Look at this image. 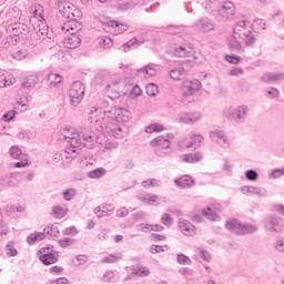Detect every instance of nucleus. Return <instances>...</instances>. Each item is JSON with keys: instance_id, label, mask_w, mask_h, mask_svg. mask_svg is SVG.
<instances>
[{"instance_id": "44", "label": "nucleus", "mask_w": 284, "mask_h": 284, "mask_svg": "<svg viewBox=\"0 0 284 284\" xmlns=\"http://www.w3.org/2000/svg\"><path fill=\"white\" fill-rule=\"evenodd\" d=\"M99 43L100 45L104 49L108 50V48H112L113 42H112V38L108 37V36H102L99 38Z\"/></svg>"}, {"instance_id": "50", "label": "nucleus", "mask_w": 284, "mask_h": 284, "mask_svg": "<svg viewBox=\"0 0 284 284\" xmlns=\"http://www.w3.org/2000/svg\"><path fill=\"white\" fill-rule=\"evenodd\" d=\"M136 42L134 40H130L120 47L121 52H130L136 48Z\"/></svg>"}, {"instance_id": "9", "label": "nucleus", "mask_w": 284, "mask_h": 284, "mask_svg": "<svg viewBox=\"0 0 284 284\" xmlns=\"http://www.w3.org/2000/svg\"><path fill=\"white\" fill-rule=\"evenodd\" d=\"M225 227L229 232H233L239 235L254 234V232L258 231V226H256V224H244L236 219L229 220Z\"/></svg>"}, {"instance_id": "56", "label": "nucleus", "mask_w": 284, "mask_h": 284, "mask_svg": "<svg viewBox=\"0 0 284 284\" xmlns=\"http://www.w3.org/2000/svg\"><path fill=\"white\" fill-rule=\"evenodd\" d=\"M268 176L271 179H281V176H284V168L282 169H274L268 173Z\"/></svg>"}, {"instance_id": "40", "label": "nucleus", "mask_w": 284, "mask_h": 284, "mask_svg": "<svg viewBox=\"0 0 284 284\" xmlns=\"http://www.w3.org/2000/svg\"><path fill=\"white\" fill-rule=\"evenodd\" d=\"M9 154L11 159H16V160H20L28 156L27 154H23V151H21L20 148L17 145H13L10 148Z\"/></svg>"}, {"instance_id": "58", "label": "nucleus", "mask_w": 284, "mask_h": 284, "mask_svg": "<svg viewBox=\"0 0 284 284\" xmlns=\"http://www.w3.org/2000/svg\"><path fill=\"white\" fill-rule=\"evenodd\" d=\"M143 94V90H141L140 85H134L130 91L131 99H136V97H141Z\"/></svg>"}, {"instance_id": "59", "label": "nucleus", "mask_w": 284, "mask_h": 284, "mask_svg": "<svg viewBox=\"0 0 284 284\" xmlns=\"http://www.w3.org/2000/svg\"><path fill=\"white\" fill-rule=\"evenodd\" d=\"M256 186L246 185L241 187L242 194H245L246 196H250V194H255Z\"/></svg>"}, {"instance_id": "24", "label": "nucleus", "mask_w": 284, "mask_h": 284, "mask_svg": "<svg viewBox=\"0 0 284 284\" xmlns=\"http://www.w3.org/2000/svg\"><path fill=\"white\" fill-rule=\"evenodd\" d=\"M106 28H109L110 32H113V34L128 32V24L119 23L114 20L106 21Z\"/></svg>"}, {"instance_id": "63", "label": "nucleus", "mask_w": 284, "mask_h": 284, "mask_svg": "<svg viewBox=\"0 0 284 284\" xmlns=\"http://www.w3.org/2000/svg\"><path fill=\"white\" fill-rule=\"evenodd\" d=\"M165 247L168 248V245L161 246V245H151L150 252L152 254H161V252H165Z\"/></svg>"}, {"instance_id": "46", "label": "nucleus", "mask_w": 284, "mask_h": 284, "mask_svg": "<svg viewBox=\"0 0 284 284\" xmlns=\"http://www.w3.org/2000/svg\"><path fill=\"white\" fill-rule=\"evenodd\" d=\"M142 187H161V181L156 179L144 180Z\"/></svg>"}, {"instance_id": "51", "label": "nucleus", "mask_w": 284, "mask_h": 284, "mask_svg": "<svg viewBox=\"0 0 284 284\" xmlns=\"http://www.w3.org/2000/svg\"><path fill=\"white\" fill-rule=\"evenodd\" d=\"M224 59L227 63H232L233 65H239V63H241V57L236 54H226Z\"/></svg>"}, {"instance_id": "53", "label": "nucleus", "mask_w": 284, "mask_h": 284, "mask_svg": "<svg viewBox=\"0 0 284 284\" xmlns=\"http://www.w3.org/2000/svg\"><path fill=\"white\" fill-rule=\"evenodd\" d=\"M58 243H59L60 247L65 248V247H70V245H74L75 240L71 239V237H64L62 240H59Z\"/></svg>"}, {"instance_id": "26", "label": "nucleus", "mask_w": 284, "mask_h": 284, "mask_svg": "<svg viewBox=\"0 0 284 284\" xmlns=\"http://www.w3.org/2000/svg\"><path fill=\"white\" fill-rule=\"evenodd\" d=\"M38 37H42L43 40L47 39H52V30L48 27V24L41 22L34 28Z\"/></svg>"}, {"instance_id": "30", "label": "nucleus", "mask_w": 284, "mask_h": 284, "mask_svg": "<svg viewBox=\"0 0 284 284\" xmlns=\"http://www.w3.org/2000/svg\"><path fill=\"white\" fill-rule=\"evenodd\" d=\"M178 187H192L194 185V180L190 175H182L174 180Z\"/></svg>"}, {"instance_id": "16", "label": "nucleus", "mask_w": 284, "mask_h": 284, "mask_svg": "<svg viewBox=\"0 0 284 284\" xmlns=\"http://www.w3.org/2000/svg\"><path fill=\"white\" fill-rule=\"evenodd\" d=\"M203 119V115L200 112H181L178 114L179 123H184V125H194Z\"/></svg>"}, {"instance_id": "36", "label": "nucleus", "mask_w": 284, "mask_h": 284, "mask_svg": "<svg viewBox=\"0 0 284 284\" xmlns=\"http://www.w3.org/2000/svg\"><path fill=\"white\" fill-rule=\"evenodd\" d=\"M61 81H63V78L59 73H50L47 78V82L52 88H57Z\"/></svg>"}, {"instance_id": "28", "label": "nucleus", "mask_w": 284, "mask_h": 284, "mask_svg": "<svg viewBox=\"0 0 284 284\" xmlns=\"http://www.w3.org/2000/svg\"><path fill=\"white\" fill-rule=\"evenodd\" d=\"M43 232H44L45 239H59V234H61V232L59 231V226L54 224H48L43 229Z\"/></svg>"}, {"instance_id": "22", "label": "nucleus", "mask_w": 284, "mask_h": 284, "mask_svg": "<svg viewBox=\"0 0 284 284\" xmlns=\"http://www.w3.org/2000/svg\"><path fill=\"white\" fill-rule=\"evenodd\" d=\"M178 227L180 232H182V234H184L185 236H192V234H194L196 230V227L185 219H179Z\"/></svg>"}, {"instance_id": "43", "label": "nucleus", "mask_w": 284, "mask_h": 284, "mask_svg": "<svg viewBox=\"0 0 284 284\" xmlns=\"http://www.w3.org/2000/svg\"><path fill=\"white\" fill-rule=\"evenodd\" d=\"M246 181L256 182L258 181V172L256 170L250 169L244 173Z\"/></svg>"}, {"instance_id": "3", "label": "nucleus", "mask_w": 284, "mask_h": 284, "mask_svg": "<svg viewBox=\"0 0 284 284\" xmlns=\"http://www.w3.org/2000/svg\"><path fill=\"white\" fill-rule=\"evenodd\" d=\"M250 21H239L233 28V36L229 40V48L232 52H243L242 43L246 45H254L256 37L252 33V30L247 29Z\"/></svg>"}, {"instance_id": "8", "label": "nucleus", "mask_w": 284, "mask_h": 284, "mask_svg": "<svg viewBox=\"0 0 284 284\" xmlns=\"http://www.w3.org/2000/svg\"><path fill=\"white\" fill-rule=\"evenodd\" d=\"M7 32L11 43H21V41H26L30 37V27L24 23H13L7 28Z\"/></svg>"}, {"instance_id": "49", "label": "nucleus", "mask_w": 284, "mask_h": 284, "mask_svg": "<svg viewBox=\"0 0 284 284\" xmlns=\"http://www.w3.org/2000/svg\"><path fill=\"white\" fill-rule=\"evenodd\" d=\"M146 94L148 97H156L159 94V87L154 83H149L146 85Z\"/></svg>"}, {"instance_id": "39", "label": "nucleus", "mask_w": 284, "mask_h": 284, "mask_svg": "<svg viewBox=\"0 0 284 284\" xmlns=\"http://www.w3.org/2000/svg\"><path fill=\"white\" fill-rule=\"evenodd\" d=\"M65 214H68L65 207L59 205L52 207L51 216H53V219H63Z\"/></svg>"}, {"instance_id": "19", "label": "nucleus", "mask_w": 284, "mask_h": 284, "mask_svg": "<svg viewBox=\"0 0 284 284\" xmlns=\"http://www.w3.org/2000/svg\"><path fill=\"white\" fill-rule=\"evenodd\" d=\"M194 28H196L199 32H212V30H214V20L210 18H201L194 23Z\"/></svg>"}, {"instance_id": "57", "label": "nucleus", "mask_w": 284, "mask_h": 284, "mask_svg": "<svg viewBox=\"0 0 284 284\" xmlns=\"http://www.w3.org/2000/svg\"><path fill=\"white\" fill-rule=\"evenodd\" d=\"M121 254H111L102 260V263H116V261H120Z\"/></svg>"}, {"instance_id": "52", "label": "nucleus", "mask_w": 284, "mask_h": 284, "mask_svg": "<svg viewBox=\"0 0 284 284\" xmlns=\"http://www.w3.org/2000/svg\"><path fill=\"white\" fill-rule=\"evenodd\" d=\"M8 14L14 19V21H19L21 19V9H19V7H13Z\"/></svg>"}, {"instance_id": "12", "label": "nucleus", "mask_w": 284, "mask_h": 284, "mask_svg": "<svg viewBox=\"0 0 284 284\" xmlns=\"http://www.w3.org/2000/svg\"><path fill=\"white\" fill-rule=\"evenodd\" d=\"M38 258L42 265H54V263H59V252L45 246L38 251Z\"/></svg>"}, {"instance_id": "13", "label": "nucleus", "mask_w": 284, "mask_h": 284, "mask_svg": "<svg viewBox=\"0 0 284 284\" xmlns=\"http://www.w3.org/2000/svg\"><path fill=\"white\" fill-rule=\"evenodd\" d=\"M264 227L267 232L278 234L284 230V221L281 216L268 215L263 220Z\"/></svg>"}, {"instance_id": "25", "label": "nucleus", "mask_w": 284, "mask_h": 284, "mask_svg": "<svg viewBox=\"0 0 284 284\" xmlns=\"http://www.w3.org/2000/svg\"><path fill=\"white\" fill-rule=\"evenodd\" d=\"M261 81L263 83H276L278 81H284V72L281 73H274L268 72L261 77Z\"/></svg>"}, {"instance_id": "15", "label": "nucleus", "mask_w": 284, "mask_h": 284, "mask_svg": "<svg viewBox=\"0 0 284 284\" xmlns=\"http://www.w3.org/2000/svg\"><path fill=\"white\" fill-rule=\"evenodd\" d=\"M210 138L214 143H217L220 148L227 150L230 148V138L222 130H214L210 132Z\"/></svg>"}, {"instance_id": "34", "label": "nucleus", "mask_w": 284, "mask_h": 284, "mask_svg": "<svg viewBox=\"0 0 284 284\" xmlns=\"http://www.w3.org/2000/svg\"><path fill=\"white\" fill-rule=\"evenodd\" d=\"M108 174V171L104 168H98L91 170L87 173L88 179H103Z\"/></svg>"}, {"instance_id": "7", "label": "nucleus", "mask_w": 284, "mask_h": 284, "mask_svg": "<svg viewBox=\"0 0 284 284\" xmlns=\"http://www.w3.org/2000/svg\"><path fill=\"white\" fill-rule=\"evenodd\" d=\"M174 139V134L166 133L165 135H159L150 142L151 148H155L154 153L156 156H161L162 159L170 154V148Z\"/></svg>"}, {"instance_id": "38", "label": "nucleus", "mask_w": 284, "mask_h": 284, "mask_svg": "<svg viewBox=\"0 0 284 284\" xmlns=\"http://www.w3.org/2000/svg\"><path fill=\"white\" fill-rule=\"evenodd\" d=\"M110 207H112V205L97 206L94 209V212H95L98 219H103V216H108V213L112 212V210H113V209H110Z\"/></svg>"}, {"instance_id": "2", "label": "nucleus", "mask_w": 284, "mask_h": 284, "mask_svg": "<svg viewBox=\"0 0 284 284\" xmlns=\"http://www.w3.org/2000/svg\"><path fill=\"white\" fill-rule=\"evenodd\" d=\"M98 140L99 133H95L92 126H84L80 132H77L72 128L64 132V141L69 143L70 148H87L88 150H92Z\"/></svg>"}, {"instance_id": "23", "label": "nucleus", "mask_w": 284, "mask_h": 284, "mask_svg": "<svg viewBox=\"0 0 284 284\" xmlns=\"http://www.w3.org/2000/svg\"><path fill=\"white\" fill-rule=\"evenodd\" d=\"M18 179L17 173H7L0 176V185H2V187H14L17 186Z\"/></svg>"}, {"instance_id": "27", "label": "nucleus", "mask_w": 284, "mask_h": 284, "mask_svg": "<svg viewBox=\"0 0 284 284\" xmlns=\"http://www.w3.org/2000/svg\"><path fill=\"white\" fill-rule=\"evenodd\" d=\"M159 64H148L142 69H138V74H144L146 77H156V73L159 72Z\"/></svg>"}, {"instance_id": "14", "label": "nucleus", "mask_w": 284, "mask_h": 284, "mask_svg": "<svg viewBox=\"0 0 284 284\" xmlns=\"http://www.w3.org/2000/svg\"><path fill=\"white\" fill-rule=\"evenodd\" d=\"M168 53L171 54L172 57H180V58H185V57H192L194 54V49L187 44H175L171 48H169Z\"/></svg>"}, {"instance_id": "61", "label": "nucleus", "mask_w": 284, "mask_h": 284, "mask_svg": "<svg viewBox=\"0 0 284 284\" xmlns=\"http://www.w3.org/2000/svg\"><path fill=\"white\" fill-rule=\"evenodd\" d=\"M17 114V111L12 110V111H8L7 113H4L2 115V121L10 123V121H12L14 119Z\"/></svg>"}, {"instance_id": "21", "label": "nucleus", "mask_w": 284, "mask_h": 284, "mask_svg": "<svg viewBox=\"0 0 284 284\" xmlns=\"http://www.w3.org/2000/svg\"><path fill=\"white\" fill-rule=\"evenodd\" d=\"M203 141H205L203 135L196 134V135L191 136L190 141H187V139L182 140L179 143V146L180 148H194L196 150L197 148H201V143H203Z\"/></svg>"}, {"instance_id": "45", "label": "nucleus", "mask_w": 284, "mask_h": 284, "mask_svg": "<svg viewBox=\"0 0 284 284\" xmlns=\"http://www.w3.org/2000/svg\"><path fill=\"white\" fill-rule=\"evenodd\" d=\"M203 216H206V219H209V221H216L217 216H216V211H214V209L212 207H206L202 211Z\"/></svg>"}, {"instance_id": "29", "label": "nucleus", "mask_w": 284, "mask_h": 284, "mask_svg": "<svg viewBox=\"0 0 284 284\" xmlns=\"http://www.w3.org/2000/svg\"><path fill=\"white\" fill-rule=\"evenodd\" d=\"M79 148L80 146H69L64 150L63 154H62V159H64L68 163H70V161H74V159H77L78 156V152H79Z\"/></svg>"}, {"instance_id": "47", "label": "nucleus", "mask_w": 284, "mask_h": 284, "mask_svg": "<svg viewBox=\"0 0 284 284\" xmlns=\"http://www.w3.org/2000/svg\"><path fill=\"white\" fill-rule=\"evenodd\" d=\"M176 261L179 265H192V260H190V257L183 253H179L176 255Z\"/></svg>"}, {"instance_id": "4", "label": "nucleus", "mask_w": 284, "mask_h": 284, "mask_svg": "<svg viewBox=\"0 0 284 284\" xmlns=\"http://www.w3.org/2000/svg\"><path fill=\"white\" fill-rule=\"evenodd\" d=\"M58 11L61 17L69 20L61 27V31L64 32V34L65 32H70V30H75V28H79L78 26H81L79 19L83 17V12H81V9L77 8L72 2L68 0H59Z\"/></svg>"}, {"instance_id": "32", "label": "nucleus", "mask_w": 284, "mask_h": 284, "mask_svg": "<svg viewBox=\"0 0 284 284\" xmlns=\"http://www.w3.org/2000/svg\"><path fill=\"white\" fill-rule=\"evenodd\" d=\"M14 83V78L6 71H0V88H8Z\"/></svg>"}, {"instance_id": "62", "label": "nucleus", "mask_w": 284, "mask_h": 284, "mask_svg": "<svg viewBox=\"0 0 284 284\" xmlns=\"http://www.w3.org/2000/svg\"><path fill=\"white\" fill-rule=\"evenodd\" d=\"M136 4L134 2H126V3L119 4V10H122L123 12H125L128 10H134Z\"/></svg>"}, {"instance_id": "64", "label": "nucleus", "mask_w": 284, "mask_h": 284, "mask_svg": "<svg viewBox=\"0 0 284 284\" xmlns=\"http://www.w3.org/2000/svg\"><path fill=\"white\" fill-rule=\"evenodd\" d=\"M274 250H276V252H281L282 254H284V237L275 242Z\"/></svg>"}, {"instance_id": "37", "label": "nucleus", "mask_w": 284, "mask_h": 284, "mask_svg": "<svg viewBox=\"0 0 284 284\" xmlns=\"http://www.w3.org/2000/svg\"><path fill=\"white\" fill-rule=\"evenodd\" d=\"M132 274H134V276H150V268L145 267V266H133L132 267Z\"/></svg>"}, {"instance_id": "54", "label": "nucleus", "mask_w": 284, "mask_h": 284, "mask_svg": "<svg viewBox=\"0 0 284 284\" xmlns=\"http://www.w3.org/2000/svg\"><path fill=\"white\" fill-rule=\"evenodd\" d=\"M6 250H7V254L9 256H17V254H19L17 248H14V243L13 242H8L7 245H6Z\"/></svg>"}, {"instance_id": "60", "label": "nucleus", "mask_w": 284, "mask_h": 284, "mask_svg": "<svg viewBox=\"0 0 284 284\" xmlns=\"http://www.w3.org/2000/svg\"><path fill=\"white\" fill-rule=\"evenodd\" d=\"M28 165H30V160H28V156H26L23 159H20L19 162H16L13 164V168L21 169V168H28Z\"/></svg>"}, {"instance_id": "42", "label": "nucleus", "mask_w": 284, "mask_h": 284, "mask_svg": "<svg viewBox=\"0 0 284 284\" xmlns=\"http://www.w3.org/2000/svg\"><path fill=\"white\" fill-rule=\"evenodd\" d=\"M39 79L34 75L27 77L26 81L22 82V88L29 90V88H34L38 83Z\"/></svg>"}, {"instance_id": "31", "label": "nucleus", "mask_w": 284, "mask_h": 284, "mask_svg": "<svg viewBox=\"0 0 284 284\" xmlns=\"http://www.w3.org/2000/svg\"><path fill=\"white\" fill-rule=\"evenodd\" d=\"M45 239V233L42 232H33L30 233L27 237V243L29 245H36V243H40V241H44Z\"/></svg>"}, {"instance_id": "35", "label": "nucleus", "mask_w": 284, "mask_h": 284, "mask_svg": "<svg viewBox=\"0 0 284 284\" xmlns=\"http://www.w3.org/2000/svg\"><path fill=\"white\" fill-rule=\"evenodd\" d=\"M140 201H142V203H146L148 205H155L159 203V195L148 193L143 196H140Z\"/></svg>"}, {"instance_id": "18", "label": "nucleus", "mask_w": 284, "mask_h": 284, "mask_svg": "<svg viewBox=\"0 0 284 284\" xmlns=\"http://www.w3.org/2000/svg\"><path fill=\"white\" fill-rule=\"evenodd\" d=\"M121 81L115 80L106 84L105 92L108 94V99L111 101H115V99H121Z\"/></svg>"}, {"instance_id": "48", "label": "nucleus", "mask_w": 284, "mask_h": 284, "mask_svg": "<svg viewBox=\"0 0 284 284\" xmlns=\"http://www.w3.org/2000/svg\"><path fill=\"white\" fill-rule=\"evenodd\" d=\"M64 201H72L77 196V189H67L62 192Z\"/></svg>"}, {"instance_id": "33", "label": "nucleus", "mask_w": 284, "mask_h": 284, "mask_svg": "<svg viewBox=\"0 0 284 284\" xmlns=\"http://www.w3.org/2000/svg\"><path fill=\"white\" fill-rule=\"evenodd\" d=\"M202 159L203 154H201L200 152L186 153L182 156L184 163H199V161H201Z\"/></svg>"}, {"instance_id": "55", "label": "nucleus", "mask_w": 284, "mask_h": 284, "mask_svg": "<svg viewBox=\"0 0 284 284\" xmlns=\"http://www.w3.org/2000/svg\"><path fill=\"white\" fill-rule=\"evenodd\" d=\"M161 223H162V225L170 227V225H172V223H174V220L172 219V216H170V214L163 213L162 217H161Z\"/></svg>"}, {"instance_id": "17", "label": "nucleus", "mask_w": 284, "mask_h": 284, "mask_svg": "<svg viewBox=\"0 0 284 284\" xmlns=\"http://www.w3.org/2000/svg\"><path fill=\"white\" fill-rule=\"evenodd\" d=\"M201 90V81L199 80H190L185 81L182 84V92L184 97H192L196 94Z\"/></svg>"}, {"instance_id": "6", "label": "nucleus", "mask_w": 284, "mask_h": 284, "mask_svg": "<svg viewBox=\"0 0 284 284\" xmlns=\"http://www.w3.org/2000/svg\"><path fill=\"white\" fill-rule=\"evenodd\" d=\"M223 116L234 123H245L247 116H250V106L246 104H240L237 106H227L223 110Z\"/></svg>"}, {"instance_id": "20", "label": "nucleus", "mask_w": 284, "mask_h": 284, "mask_svg": "<svg viewBox=\"0 0 284 284\" xmlns=\"http://www.w3.org/2000/svg\"><path fill=\"white\" fill-rule=\"evenodd\" d=\"M63 44L69 50H74L81 45V36L79 32L71 31L70 36L63 39Z\"/></svg>"}, {"instance_id": "10", "label": "nucleus", "mask_w": 284, "mask_h": 284, "mask_svg": "<svg viewBox=\"0 0 284 284\" xmlns=\"http://www.w3.org/2000/svg\"><path fill=\"white\" fill-rule=\"evenodd\" d=\"M169 75L172 81H183L190 74V61H176L170 63Z\"/></svg>"}, {"instance_id": "1", "label": "nucleus", "mask_w": 284, "mask_h": 284, "mask_svg": "<svg viewBox=\"0 0 284 284\" xmlns=\"http://www.w3.org/2000/svg\"><path fill=\"white\" fill-rule=\"evenodd\" d=\"M89 114L90 123H95V128L99 125L114 139H123V129L116 123H128L132 119L130 110L120 105H110L105 99L100 100L98 106H92Z\"/></svg>"}, {"instance_id": "11", "label": "nucleus", "mask_w": 284, "mask_h": 284, "mask_svg": "<svg viewBox=\"0 0 284 284\" xmlns=\"http://www.w3.org/2000/svg\"><path fill=\"white\" fill-rule=\"evenodd\" d=\"M69 97L71 101V105L77 108L81 101H83V97H85V85L82 84L81 81H75L71 84L69 90Z\"/></svg>"}, {"instance_id": "5", "label": "nucleus", "mask_w": 284, "mask_h": 284, "mask_svg": "<svg viewBox=\"0 0 284 284\" xmlns=\"http://www.w3.org/2000/svg\"><path fill=\"white\" fill-rule=\"evenodd\" d=\"M209 8L211 14L221 17V19H234V12H236L232 1L210 0Z\"/></svg>"}, {"instance_id": "41", "label": "nucleus", "mask_w": 284, "mask_h": 284, "mask_svg": "<svg viewBox=\"0 0 284 284\" xmlns=\"http://www.w3.org/2000/svg\"><path fill=\"white\" fill-rule=\"evenodd\" d=\"M163 130H165V126L163 124L151 123L144 129V132H146V134H152L154 132H163Z\"/></svg>"}]
</instances>
